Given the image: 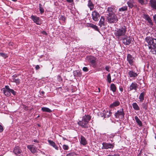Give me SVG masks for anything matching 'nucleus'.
<instances>
[{
	"instance_id": "f257e3e1",
	"label": "nucleus",
	"mask_w": 156,
	"mask_h": 156,
	"mask_svg": "<svg viewBox=\"0 0 156 156\" xmlns=\"http://www.w3.org/2000/svg\"><path fill=\"white\" fill-rule=\"evenodd\" d=\"M91 118V117L90 115H85L83 117L82 120L79 121L78 122V124L83 128H87L89 121Z\"/></svg>"
},
{
	"instance_id": "f03ea898",
	"label": "nucleus",
	"mask_w": 156,
	"mask_h": 156,
	"mask_svg": "<svg viewBox=\"0 0 156 156\" xmlns=\"http://www.w3.org/2000/svg\"><path fill=\"white\" fill-rule=\"evenodd\" d=\"M126 30V27L125 26H123L120 28L117 29L116 30H115L114 34L117 38H119L125 35Z\"/></svg>"
},
{
	"instance_id": "7ed1b4c3",
	"label": "nucleus",
	"mask_w": 156,
	"mask_h": 156,
	"mask_svg": "<svg viewBox=\"0 0 156 156\" xmlns=\"http://www.w3.org/2000/svg\"><path fill=\"white\" fill-rule=\"evenodd\" d=\"M145 41L148 44L149 46L156 48V39L152 38L150 37H147L145 39Z\"/></svg>"
},
{
	"instance_id": "20e7f679",
	"label": "nucleus",
	"mask_w": 156,
	"mask_h": 156,
	"mask_svg": "<svg viewBox=\"0 0 156 156\" xmlns=\"http://www.w3.org/2000/svg\"><path fill=\"white\" fill-rule=\"evenodd\" d=\"M108 20L109 23H116L118 20V17L115 14L113 15H108Z\"/></svg>"
},
{
	"instance_id": "39448f33",
	"label": "nucleus",
	"mask_w": 156,
	"mask_h": 156,
	"mask_svg": "<svg viewBox=\"0 0 156 156\" xmlns=\"http://www.w3.org/2000/svg\"><path fill=\"white\" fill-rule=\"evenodd\" d=\"M115 116L116 118L119 119H122L124 117L125 113L124 112L123 109L121 108L115 114Z\"/></svg>"
},
{
	"instance_id": "423d86ee",
	"label": "nucleus",
	"mask_w": 156,
	"mask_h": 156,
	"mask_svg": "<svg viewBox=\"0 0 156 156\" xmlns=\"http://www.w3.org/2000/svg\"><path fill=\"white\" fill-rule=\"evenodd\" d=\"M92 17L93 20L97 21L99 19L100 15L96 10H94L92 12Z\"/></svg>"
},
{
	"instance_id": "0eeeda50",
	"label": "nucleus",
	"mask_w": 156,
	"mask_h": 156,
	"mask_svg": "<svg viewBox=\"0 0 156 156\" xmlns=\"http://www.w3.org/2000/svg\"><path fill=\"white\" fill-rule=\"evenodd\" d=\"M86 60L94 66L95 65L96 58L93 56L90 55L87 56Z\"/></svg>"
},
{
	"instance_id": "6e6552de",
	"label": "nucleus",
	"mask_w": 156,
	"mask_h": 156,
	"mask_svg": "<svg viewBox=\"0 0 156 156\" xmlns=\"http://www.w3.org/2000/svg\"><path fill=\"white\" fill-rule=\"evenodd\" d=\"M102 149H112L114 147V144L108 143L106 142H103L102 144Z\"/></svg>"
},
{
	"instance_id": "1a4fd4ad",
	"label": "nucleus",
	"mask_w": 156,
	"mask_h": 156,
	"mask_svg": "<svg viewBox=\"0 0 156 156\" xmlns=\"http://www.w3.org/2000/svg\"><path fill=\"white\" fill-rule=\"evenodd\" d=\"M13 152L16 156H23L22 151L18 146H16L15 147Z\"/></svg>"
},
{
	"instance_id": "9d476101",
	"label": "nucleus",
	"mask_w": 156,
	"mask_h": 156,
	"mask_svg": "<svg viewBox=\"0 0 156 156\" xmlns=\"http://www.w3.org/2000/svg\"><path fill=\"white\" fill-rule=\"evenodd\" d=\"M138 87V85L135 82H132L128 87V91H131L133 90H136Z\"/></svg>"
},
{
	"instance_id": "9b49d317",
	"label": "nucleus",
	"mask_w": 156,
	"mask_h": 156,
	"mask_svg": "<svg viewBox=\"0 0 156 156\" xmlns=\"http://www.w3.org/2000/svg\"><path fill=\"white\" fill-rule=\"evenodd\" d=\"M27 148L29 149L32 154H35L37 153V148L33 144L28 145Z\"/></svg>"
},
{
	"instance_id": "f8f14e48",
	"label": "nucleus",
	"mask_w": 156,
	"mask_h": 156,
	"mask_svg": "<svg viewBox=\"0 0 156 156\" xmlns=\"http://www.w3.org/2000/svg\"><path fill=\"white\" fill-rule=\"evenodd\" d=\"M127 60L129 62V64L131 66H133V65L135 59L130 54H128L127 55Z\"/></svg>"
},
{
	"instance_id": "ddd939ff",
	"label": "nucleus",
	"mask_w": 156,
	"mask_h": 156,
	"mask_svg": "<svg viewBox=\"0 0 156 156\" xmlns=\"http://www.w3.org/2000/svg\"><path fill=\"white\" fill-rule=\"evenodd\" d=\"M131 37H125L123 39V43L126 45H129L131 43Z\"/></svg>"
},
{
	"instance_id": "4468645a",
	"label": "nucleus",
	"mask_w": 156,
	"mask_h": 156,
	"mask_svg": "<svg viewBox=\"0 0 156 156\" xmlns=\"http://www.w3.org/2000/svg\"><path fill=\"white\" fill-rule=\"evenodd\" d=\"M8 89H10L9 86L6 85L5 88L2 89V90L4 94L7 96H9L11 95L10 90Z\"/></svg>"
},
{
	"instance_id": "2eb2a0df",
	"label": "nucleus",
	"mask_w": 156,
	"mask_h": 156,
	"mask_svg": "<svg viewBox=\"0 0 156 156\" xmlns=\"http://www.w3.org/2000/svg\"><path fill=\"white\" fill-rule=\"evenodd\" d=\"M31 18L33 20L34 22L36 24L38 25L40 24V19L39 17L32 15L31 16Z\"/></svg>"
},
{
	"instance_id": "dca6fc26",
	"label": "nucleus",
	"mask_w": 156,
	"mask_h": 156,
	"mask_svg": "<svg viewBox=\"0 0 156 156\" xmlns=\"http://www.w3.org/2000/svg\"><path fill=\"white\" fill-rule=\"evenodd\" d=\"M115 7L114 6H112L108 7V8L107 11L108 14V15H113L115 14L114 12L115 11Z\"/></svg>"
},
{
	"instance_id": "f3484780",
	"label": "nucleus",
	"mask_w": 156,
	"mask_h": 156,
	"mask_svg": "<svg viewBox=\"0 0 156 156\" xmlns=\"http://www.w3.org/2000/svg\"><path fill=\"white\" fill-rule=\"evenodd\" d=\"M149 4L153 9H156V0H150Z\"/></svg>"
},
{
	"instance_id": "a211bd4d",
	"label": "nucleus",
	"mask_w": 156,
	"mask_h": 156,
	"mask_svg": "<svg viewBox=\"0 0 156 156\" xmlns=\"http://www.w3.org/2000/svg\"><path fill=\"white\" fill-rule=\"evenodd\" d=\"M129 76L130 78H135L138 76V74L133 70H129L128 73Z\"/></svg>"
},
{
	"instance_id": "6ab92c4d",
	"label": "nucleus",
	"mask_w": 156,
	"mask_h": 156,
	"mask_svg": "<svg viewBox=\"0 0 156 156\" xmlns=\"http://www.w3.org/2000/svg\"><path fill=\"white\" fill-rule=\"evenodd\" d=\"M80 144L83 146H85L87 144V142L86 139L83 136H81L80 137Z\"/></svg>"
},
{
	"instance_id": "aec40b11",
	"label": "nucleus",
	"mask_w": 156,
	"mask_h": 156,
	"mask_svg": "<svg viewBox=\"0 0 156 156\" xmlns=\"http://www.w3.org/2000/svg\"><path fill=\"white\" fill-rule=\"evenodd\" d=\"M108 113V111L107 110H104L103 111V115H102V117H104V118H108L111 115L112 112H111V111H109L108 112V115H107V114Z\"/></svg>"
},
{
	"instance_id": "412c9836",
	"label": "nucleus",
	"mask_w": 156,
	"mask_h": 156,
	"mask_svg": "<svg viewBox=\"0 0 156 156\" xmlns=\"http://www.w3.org/2000/svg\"><path fill=\"white\" fill-rule=\"evenodd\" d=\"M99 24L101 27L105 25V20L104 16H101Z\"/></svg>"
},
{
	"instance_id": "4be33fe9",
	"label": "nucleus",
	"mask_w": 156,
	"mask_h": 156,
	"mask_svg": "<svg viewBox=\"0 0 156 156\" xmlns=\"http://www.w3.org/2000/svg\"><path fill=\"white\" fill-rule=\"evenodd\" d=\"M48 141L51 146L54 147L56 150H58V147L56 145L55 142L50 140H49Z\"/></svg>"
},
{
	"instance_id": "5701e85b",
	"label": "nucleus",
	"mask_w": 156,
	"mask_h": 156,
	"mask_svg": "<svg viewBox=\"0 0 156 156\" xmlns=\"http://www.w3.org/2000/svg\"><path fill=\"white\" fill-rule=\"evenodd\" d=\"M120 102L118 101H115L112 104L110 105V107L111 108H114L117 107L120 105Z\"/></svg>"
},
{
	"instance_id": "b1692460",
	"label": "nucleus",
	"mask_w": 156,
	"mask_h": 156,
	"mask_svg": "<svg viewBox=\"0 0 156 156\" xmlns=\"http://www.w3.org/2000/svg\"><path fill=\"white\" fill-rule=\"evenodd\" d=\"M134 3V1L133 0H129L127 2V4L129 8H132L133 7V4Z\"/></svg>"
},
{
	"instance_id": "393cba45",
	"label": "nucleus",
	"mask_w": 156,
	"mask_h": 156,
	"mask_svg": "<svg viewBox=\"0 0 156 156\" xmlns=\"http://www.w3.org/2000/svg\"><path fill=\"white\" fill-rule=\"evenodd\" d=\"M87 26L88 27H90L94 29L95 30L98 31V27L96 25H94L92 23H87Z\"/></svg>"
},
{
	"instance_id": "a878e982",
	"label": "nucleus",
	"mask_w": 156,
	"mask_h": 156,
	"mask_svg": "<svg viewBox=\"0 0 156 156\" xmlns=\"http://www.w3.org/2000/svg\"><path fill=\"white\" fill-rule=\"evenodd\" d=\"M135 119L136 123H137L139 126H142V123L141 121L138 118L137 116L135 117Z\"/></svg>"
},
{
	"instance_id": "bb28decb",
	"label": "nucleus",
	"mask_w": 156,
	"mask_h": 156,
	"mask_svg": "<svg viewBox=\"0 0 156 156\" xmlns=\"http://www.w3.org/2000/svg\"><path fill=\"white\" fill-rule=\"evenodd\" d=\"M87 5L90 10H92L94 9V5L90 0H88Z\"/></svg>"
},
{
	"instance_id": "cd10ccee",
	"label": "nucleus",
	"mask_w": 156,
	"mask_h": 156,
	"mask_svg": "<svg viewBox=\"0 0 156 156\" xmlns=\"http://www.w3.org/2000/svg\"><path fill=\"white\" fill-rule=\"evenodd\" d=\"M138 2L141 5H146L148 3L147 0H137Z\"/></svg>"
},
{
	"instance_id": "c85d7f7f",
	"label": "nucleus",
	"mask_w": 156,
	"mask_h": 156,
	"mask_svg": "<svg viewBox=\"0 0 156 156\" xmlns=\"http://www.w3.org/2000/svg\"><path fill=\"white\" fill-rule=\"evenodd\" d=\"M41 110L43 112H45L50 113L52 112V111L49 108L45 107H43L41 108Z\"/></svg>"
},
{
	"instance_id": "c756f323",
	"label": "nucleus",
	"mask_w": 156,
	"mask_h": 156,
	"mask_svg": "<svg viewBox=\"0 0 156 156\" xmlns=\"http://www.w3.org/2000/svg\"><path fill=\"white\" fill-rule=\"evenodd\" d=\"M111 90L113 92H115L116 90V87L114 83H112L110 85Z\"/></svg>"
},
{
	"instance_id": "7c9ffc66",
	"label": "nucleus",
	"mask_w": 156,
	"mask_h": 156,
	"mask_svg": "<svg viewBox=\"0 0 156 156\" xmlns=\"http://www.w3.org/2000/svg\"><path fill=\"white\" fill-rule=\"evenodd\" d=\"M144 92L141 93L139 96V99L140 102H142L144 99Z\"/></svg>"
},
{
	"instance_id": "2f4dec72",
	"label": "nucleus",
	"mask_w": 156,
	"mask_h": 156,
	"mask_svg": "<svg viewBox=\"0 0 156 156\" xmlns=\"http://www.w3.org/2000/svg\"><path fill=\"white\" fill-rule=\"evenodd\" d=\"M152 46H149V48L150 49V51L154 54H155L156 55V48L151 47Z\"/></svg>"
},
{
	"instance_id": "473e14b6",
	"label": "nucleus",
	"mask_w": 156,
	"mask_h": 156,
	"mask_svg": "<svg viewBox=\"0 0 156 156\" xmlns=\"http://www.w3.org/2000/svg\"><path fill=\"white\" fill-rule=\"evenodd\" d=\"M74 75L75 76L80 77L82 74L79 70H76L74 72Z\"/></svg>"
},
{
	"instance_id": "72a5a7b5",
	"label": "nucleus",
	"mask_w": 156,
	"mask_h": 156,
	"mask_svg": "<svg viewBox=\"0 0 156 156\" xmlns=\"http://www.w3.org/2000/svg\"><path fill=\"white\" fill-rule=\"evenodd\" d=\"M12 82H15L16 83L17 85H19L20 83V79H16L15 78H12Z\"/></svg>"
},
{
	"instance_id": "f704fd0d",
	"label": "nucleus",
	"mask_w": 156,
	"mask_h": 156,
	"mask_svg": "<svg viewBox=\"0 0 156 156\" xmlns=\"http://www.w3.org/2000/svg\"><path fill=\"white\" fill-rule=\"evenodd\" d=\"M132 106L133 108L135 110H140V108L136 103H133L132 104Z\"/></svg>"
},
{
	"instance_id": "c9c22d12",
	"label": "nucleus",
	"mask_w": 156,
	"mask_h": 156,
	"mask_svg": "<svg viewBox=\"0 0 156 156\" xmlns=\"http://www.w3.org/2000/svg\"><path fill=\"white\" fill-rule=\"evenodd\" d=\"M127 9V7L126 6H125L120 8L119 10L120 12H123L126 11Z\"/></svg>"
},
{
	"instance_id": "e433bc0d",
	"label": "nucleus",
	"mask_w": 156,
	"mask_h": 156,
	"mask_svg": "<svg viewBox=\"0 0 156 156\" xmlns=\"http://www.w3.org/2000/svg\"><path fill=\"white\" fill-rule=\"evenodd\" d=\"M142 107L143 108H144L145 110H147L148 108V104L147 103H143L142 104Z\"/></svg>"
},
{
	"instance_id": "4c0bfd02",
	"label": "nucleus",
	"mask_w": 156,
	"mask_h": 156,
	"mask_svg": "<svg viewBox=\"0 0 156 156\" xmlns=\"http://www.w3.org/2000/svg\"><path fill=\"white\" fill-rule=\"evenodd\" d=\"M107 80L109 83L111 82V78L110 73H109L107 75Z\"/></svg>"
},
{
	"instance_id": "58836bf2",
	"label": "nucleus",
	"mask_w": 156,
	"mask_h": 156,
	"mask_svg": "<svg viewBox=\"0 0 156 156\" xmlns=\"http://www.w3.org/2000/svg\"><path fill=\"white\" fill-rule=\"evenodd\" d=\"M0 56L5 58L8 57L7 54L3 53H0Z\"/></svg>"
},
{
	"instance_id": "ea45409f",
	"label": "nucleus",
	"mask_w": 156,
	"mask_h": 156,
	"mask_svg": "<svg viewBox=\"0 0 156 156\" xmlns=\"http://www.w3.org/2000/svg\"><path fill=\"white\" fill-rule=\"evenodd\" d=\"M41 4H39V10L40 12V13L41 14L43 13L44 12V10L43 8L41 6Z\"/></svg>"
},
{
	"instance_id": "a19ab883",
	"label": "nucleus",
	"mask_w": 156,
	"mask_h": 156,
	"mask_svg": "<svg viewBox=\"0 0 156 156\" xmlns=\"http://www.w3.org/2000/svg\"><path fill=\"white\" fill-rule=\"evenodd\" d=\"M62 147L63 149L65 150H67L69 148V146L65 144H64L63 145Z\"/></svg>"
},
{
	"instance_id": "79ce46f5",
	"label": "nucleus",
	"mask_w": 156,
	"mask_h": 156,
	"mask_svg": "<svg viewBox=\"0 0 156 156\" xmlns=\"http://www.w3.org/2000/svg\"><path fill=\"white\" fill-rule=\"evenodd\" d=\"M8 89L10 90V93H11L13 95H16V92L13 90L11 89Z\"/></svg>"
},
{
	"instance_id": "37998d69",
	"label": "nucleus",
	"mask_w": 156,
	"mask_h": 156,
	"mask_svg": "<svg viewBox=\"0 0 156 156\" xmlns=\"http://www.w3.org/2000/svg\"><path fill=\"white\" fill-rule=\"evenodd\" d=\"M107 156H120V154L118 153H115L114 154H109Z\"/></svg>"
},
{
	"instance_id": "c03bdc74",
	"label": "nucleus",
	"mask_w": 156,
	"mask_h": 156,
	"mask_svg": "<svg viewBox=\"0 0 156 156\" xmlns=\"http://www.w3.org/2000/svg\"><path fill=\"white\" fill-rule=\"evenodd\" d=\"M144 17L145 19H146L147 20L150 18L148 15H144Z\"/></svg>"
},
{
	"instance_id": "a18cd8bd",
	"label": "nucleus",
	"mask_w": 156,
	"mask_h": 156,
	"mask_svg": "<svg viewBox=\"0 0 156 156\" xmlns=\"http://www.w3.org/2000/svg\"><path fill=\"white\" fill-rule=\"evenodd\" d=\"M83 70L84 72H87L88 71V69L87 68V67H84L83 68Z\"/></svg>"
},
{
	"instance_id": "49530a36",
	"label": "nucleus",
	"mask_w": 156,
	"mask_h": 156,
	"mask_svg": "<svg viewBox=\"0 0 156 156\" xmlns=\"http://www.w3.org/2000/svg\"><path fill=\"white\" fill-rule=\"evenodd\" d=\"M3 126L0 125V133L2 132L3 131Z\"/></svg>"
},
{
	"instance_id": "de8ad7c7",
	"label": "nucleus",
	"mask_w": 156,
	"mask_h": 156,
	"mask_svg": "<svg viewBox=\"0 0 156 156\" xmlns=\"http://www.w3.org/2000/svg\"><path fill=\"white\" fill-rule=\"evenodd\" d=\"M147 21H148V23L151 25H152L153 23L152 22V20L151 19V18L149 19V20H147Z\"/></svg>"
},
{
	"instance_id": "09e8293b",
	"label": "nucleus",
	"mask_w": 156,
	"mask_h": 156,
	"mask_svg": "<svg viewBox=\"0 0 156 156\" xmlns=\"http://www.w3.org/2000/svg\"><path fill=\"white\" fill-rule=\"evenodd\" d=\"M110 67L109 66H107L105 67V69L108 72L109 71Z\"/></svg>"
},
{
	"instance_id": "8fccbe9b",
	"label": "nucleus",
	"mask_w": 156,
	"mask_h": 156,
	"mask_svg": "<svg viewBox=\"0 0 156 156\" xmlns=\"http://www.w3.org/2000/svg\"><path fill=\"white\" fill-rule=\"evenodd\" d=\"M153 18H154V21L155 22V23H156V14L155 15L153 16Z\"/></svg>"
},
{
	"instance_id": "3c124183",
	"label": "nucleus",
	"mask_w": 156,
	"mask_h": 156,
	"mask_svg": "<svg viewBox=\"0 0 156 156\" xmlns=\"http://www.w3.org/2000/svg\"><path fill=\"white\" fill-rule=\"evenodd\" d=\"M40 68L39 66L38 65H37L35 67V69L36 70L39 69Z\"/></svg>"
},
{
	"instance_id": "603ef678",
	"label": "nucleus",
	"mask_w": 156,
	"mask_h": 156,
	"mask_svg": "<svg viewBox=\"0 0 156 156\" xmlns=\"http://www.w3.org/2000/svg\"><path fill=\"white\" fill-rule=\"evenodd\" d=\"M119 89L120 91L121 92H122L123 91V88H122V87H119Z\"/></svg>"
},
{
	"instance_id": "864d4df0",
	"label": "nucleus",
	"mask_w": 156,
	"mask_h": 156,
	"mask_svg": "<svg viewBox=\"0 0 156 156\" xmlns=\"http://www.w3.org/2000/svg\"><path fill=\"white\" fill-rule=\"evenodd\" d=\"M43 34L47 35V33L45 31H43L41 32Z\"/></svg>"
},
{
	"instance_id": "5fc2aeb1",
	"label": "nucleus",
	"mask_w": 156,
	"mask_h": 156,
	"mask_svg": "<svg viewBox=\"0 0 156 156\" xmlns=\"http://www.w3.org/2000/svg\"><path fill=\"white\" fill-rule=\"evenodd\" d=\"M67 2L69 3H72L73 2V0H66Z\"/></svg>"
},
{
	"instance_id": "6e6d98bb",
	"label": "nucleus",
	"mask_w": 156,
	"mask_h": 156,
	"mask_svg": "<svg viewBox=\"0 0 156 156\" xmlns=\"http://www.w3.org/2000/svg\"><path fill=\"white\" fill-rule=\"evenodd\" d=\"M33 141L35 142H36L37 143H38L39 142V141L38 140H35V139H34V140Z\"/></svg>"
},
{
	"instance_id": "4d7b16f0",
	"label": "nucleus",
	"mask_w": 156,
	"mask_h": 156,
	"mask_svg": "<svg viewBox=\"0 0 156 156\" xmlns=\"http://www.w3.org/2000/svg\"><path fill=\"white\" fill-rule=\"evenodd\" d=\"M17 76L16 75H14L12 76V77L13 78H15V77H16Z\"/></svg>"
},
{
	"instance_id": "13d9d810",
	"label": "nucleus",
	"mask_w": 156,
	"mask_h": 156,
	"mask_svg": "<svg viewBox=\"0 0 156 156\" xmlns=\"http://www.w3.org/2000/svg\"><path fill=\"white\" fill-rule=\"evenodd\" d=\"M141 154V152H140L138 154V156H140Z\"/></svg>"
},
{
	"instance_id": "bf43d9fd",
	"label": "nucleus",
	"mask_w": 156,
	"mask_h": 156,
	"mask_svg": "<svg viewBox=\"0 0 156 156\" xmlns=\"http://www.w3.org/2000/svg\"><path fill=\"white\" fill-rule=\"evenodd\" d=\"M44 91H42L41 92V93L42 94H44Z\"/></svg>"
},
{
	"instance_id": "052dcab7",
	"label": "nucleus",
	"mask_w": 156,
	"mask_h": 156,
	"mask_svg": "<svg viewBox=\"0 0 156 156\" xmlns=\"http://www.w3.org/2000/svg\"><path fill=\"white\" fill-rule=\"evenodd\" d=\"M71 154V153H69V154H68L67 155V156H69V155H70Z\"/></svg>"
},
{
	"instance_id": "680f3d73",
	"label": "nucleus",
	"mask_w": 156,
	"mask_h": 156,
	"mask_svg": "<svg viewBox=\"0 0 156 156\" xmlns=\"http://www.w3.org/2000/svg\"><path fill=\"white\" fill-rule=\"evenodd\" d=\"M12 0L14 2H16L17 1V0Z\"/></svg>"
},
{
	"instance_id": "e2e57ef3",
	"label": "nucleus",
	"mask_w": 156,
	"mask_h": 156,
	"mask_svg": "<svg viewBox=\"0 0 156 156\" xmlns=\"http://www.w3.org/2000/svg\"><path fill=\"white\" fill-rule=\"evenodd\" d=\"M98 90H99V92H100V88H98Z\"/></svg>"
},
{
	"instance_id": "0e129e2a",
	"label": "nucleus",
	"mask_w": 156,
	"mask_h": 156,
	"mask_svg": "<svg viewBox=\"0 0 156 156\" xmlns=\"http://www.w3.org/2000/svg\"><path fill=\"white\" fill-rule=\"evenodd\" d=\"M58 77H59V78H61V76H59V75H58Z\"/></svg>"
},
{
	"instance_id": "69168bd1",
	"label": "nucleus",
	"mask_w": 156,
	"mask_h": 156,
	"mask_svg": "<svg viewBox=\"0 0 156 156\" xmlns=\"http://www.w3.org/2000/svg\"><path fill=\"white\" fill-rule=\"evenodd\" d=\"M107 115H108V113L107 114Z\"/></svg>"
}]
</instances>
